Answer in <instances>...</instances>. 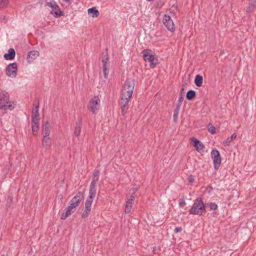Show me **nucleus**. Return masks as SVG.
Instances as JSON below:
<instances>
[{
  "mask_svg": "<svg viewBox=\"0 0 256 256\" xmlns=\"http://www.w3.org/2000/svg\"><path fill=\"white\" fill-rule=\"evenodd\" d=\"M232 142V140H230V138H228L223 142V145L225 146H230Z\"/></svg>",
  "mask_w": 256,
  "mask_h": 256,
  "instance_id": "c85d7f7f",
  "label": "nucleus"
},
{
  "mask_svg": "<svg viewBox=\"0 0 256 256\" xmlns=\"http://www.w3.org/2000/svg\"><path fill=\"white\" fill-rule=\"evenodd\" d=\"M184 100V97L182 94H180V96L178 98V100L177 102V104L176 106V108H175L174 110H178L180 111L182 102Z\"/></svg>",
  "mask_w": 256,
  "mask_h": 256,
  "instance_id": "b1692460",
  "label": "nucleus"
},
{
  "mask_svg": "<svg viewBox=\"0 0 256 256\" xmlns=\"http://www.w3.org/2000/svg\"><path fill=\"white\" fill-rule=\"evenodd\" d=\"M96 194L89 192L88 197L85 202V208L82 215V218H86L89 214L91 210L92 204Z\"/></svg>",
  "mask_w": 256,
  "mask_h": 256,
  "instance_id": "6e6552de",
  "label": "nucleus"
},
{
  "mask_svg": "<svg viewBox=\"0 0 256 256\" xmlns=\"http://www.w3.org/2000/svg\"><path fill=\"white\" fill-rule=\"evenodd\" d=\"M202 82H203L202 76L199 74L196 75L195 78V80H194L195 84L197 86H198V87L201 86L202 84Z\"/></svg>",
  "mask_w": 256,
  "mask_h": 256,
  "instance_id": "5701e85b",
  "label": "nucleus"
},
{
  "mask_svg": "<svg viewBox=\"0 0 256 256\" xmlns=\"http://www.w3.org/2000/svg\"><path fill=\"white\" fill-rule=\"evenodd\" d=\"M236 133H234L231 136L230 138L232 141L234 140H235L236 138Z\"/></svg>",
  "mask_w": 256,
  "mask_h": 256,
  "instance_id": "f704fd0d",
  "label": "nucleus"
},
{
  "mask_svg": "<svg viewBox=\"0 0 256 256\" xmlns=\"http://www.w3.org/2000/svg\"><path fill=\"white\" fill-rule=\"evenodd\" d=\"M16 52L14 48H10L8 50V53L4 54V58L6 60H12L14 58Z\"/></svg>",
  "mask_w": 256,
  "mask_h": 256,
  "instance_id": "412c9836",
  "label": "nucleus"
},
{
  "mask_svg": "<svg viewBox=\"0 0 256 256\" xmlns=\"http://www.w3.org/2000/svg\"><path fill=\"white\" fill-rule=\"evenodd\" d=\"M184 204H185V200L184 199L181 198V199L179 200H178L179 206H182V205Z\"/></svg>",
  "mask_w": 256,
  "mask_h": 256,
  "instance_id": "72a5a7b5",
  "label": "nucleus"
},
{
  "mask_svg": "<svg viewBox=\"0 0 256 256\" xmlns=\"http://www.w3.org/2000/svg\"><path fill=\"white\" fill-rule=\"evenodd\" d=\"M208 130L212 134H216V128H214V126H212V124L208 125Z\"/></svg>",
  "mask_w": 256,
  "mask_h": 256,
  "instance_id": "bb28decb",
  "label": "nucleus"
},
{
  "mask_svg": "<svg viewBox=\"0 0 256 256\" xmlns=\"http://www.w3.org/2000/svg\"><path fill=\"white\" fill-rule=\"evenodd\" d=\"M88 14L92 18H97L99 14V12L94 7L88 9Z\"/></svg>",
  "mask_w": 256,
  "mask_h": 256,
  "instance_id": "4be33fe9",
  "label": "nucleus"
},
{
  "mask_svg": "<svg viewBox=\"0 0 256 256\" xmlns=\"http://www.w3.org/2000/svg\"><path fill=\"white\" fill-rule=\"evenodd\" d=\"M176 10V6L173 5L170 9V12L174 14V12Z\"/></svg>",
  "mask_w": 256,
  "mask_h": 256,
  "instance_id": "c756f323",
  "label": "nucleus"
},
{
  "mask_svg": "<svg viewBox=\"0 0 256 256\" xmlns=\"http://www.w3.org/2000/svg\"><path fill=\"white\" fill-rule=\"evenodd\" d=\"M8 198H10V200H12V198H11V197H8Z\"/></svg>",
  "mask_w": 256,
  "mask_h": 256,
  "instance_id": "e433bc0d",
  "label": "nucleus"
},
{
  "mask_svg": "<svg viewBox=\"0 0 256 256\" xmlns=\"http://www.w3.org/2000/svg\"><path fill=\"white\" fill-rule=\"evenodd\" d=\"M178 114H179V111L174 110V121L175 122H176L178 121Z\"/></svg>",
  "mask_w": 256,
  "mask_h": 256,
  "instance_id": "cd10ccee",
  "label": "nucleus"
},
{
  "mask_svg": "<svg viewBox=\"0 0 256 256\" xmlns=\"http://www.w3.org/2000/svg\"><path fill=\"white\" fill-rule=\"evenodd\" d=\"M42 131L43 137H47L50 136V126L49 122L48 121H46L44 124L42 126Z\"/></svg>",
  "mask_w": 256,
  "mask_h": 256,
  "instance_id": "f3484780",
  "label": "nucleus"
},
{
  "mask_svg": "<svg viewBox=\"0 0 256 256\" xmlns=\"http://www.w3.org/2000/svg\"><path fill=\"white\" fill-rule=\"evenodd\" d=\"M83 198L84 194L80 192H78L70 200V205L62 212L60 218L63 220H66L72 212H74Z\"/></svg>",
  "mask_w": 256,
  "mask_h": 256,
  "instance_id": "f03ea898",
  "label": "nucleus"
},
{
  "mask_svg": "<svg viewBox=\"0 0 256 256\" xmlns=\"http://www.w3.org/2000/svg\"><path fill=\"white\" fill-rule=\"evenodd\" d=\"M18 65L16 62L9 64L6 68V74L8 77L14 78L17 75Z\"/></svg>",
  "mask_w": 256,
  "mask_h": 256,
  "instance_id": "9b49d317",
  "label": "nucleus"
},
{
  "mask_svg": "<svg viewBox=\"0 0 256 256\" xmlns=\"http://www.w3.org/2000/svg\"><path fill=\"white\" fill-rule=\"evenodd\" d=\"M195 96V91L193 90H190L186 94V98L188 100H191Z\"/></svg>",
  "mask_w": 256,
  "mask_h": 256,
  "instance_id": "393cba45",
  "label": "nucleus"
},
{
  "mask_svg": "<svg viewBox=\"0 0 256 256\" xmlns=\"http://www.w3.org/2000/svg\"><path fill=\"white\" fill-rule=\"evenodd\" d=\"M52 142L48 136L43 137L42 139V145L46 150H49L51 148Z\"/></svg>",
  "mask_w": 256,
  "mask_h": 256,
  "instance_id": "a211bd4d",
  "label": "nucleus"
},
{
  "mask_svg": "<svg viewBox=\"0 0 256 256\" xmlns=\"http://www.w3.org/2000/svg\"><path fill=\"white\" fill-rule=\"evenodd\" d=\"M39 56V52L37 50H32L30 51L28 53L27 56V60L28 62H31L32 60L36 59Z\"/></svg>",
  "mask_w": 256,
  "mask_h": 256,
  "instance_id": "aec40b11",
  "label": "nucleus"
},
{
  "mask_svg": "<svg viewBox=\"0 0 256 256\" xmlns=\"http://www.w3.org/2000/svg\"><path fill=\"white\" fill-rule=\"evenodd\" d=\"M188 182H194V176H193L192 175H190L188 178Z\"/></svg>",
  "mask_w": 256,
  "mask_h": 256,
  "instance_id": "7c9ffc66",
  "label": "nucleus"
},
{
  "mask_svg": "<svg viewBox=\"0 0 256 256\" xmlns=\"http://www.w3.org/2000/svg\"><path fill=\"white\" fill-rule=\"evenodd\" d=\"M82 126V121L81 120H80L76 123L74 130V134L75 136H80L81 132Z\"/></svg>",
  "mask_w": 256,
  "mask_h": 256,
  "instance_id": "6ab92c4d",
  "label": "nucleus"
},
{
  "mask_svg": "<svg viewBox=\"0 0 256 256\" xmlns=\"http://www.w3.org/2000/svg\"><path fill=\"white\" fill-rule=\"evenodd\" d=\"M100 104V100L98 96H94L90 100L88 109L92 112L94 114H96V111L98 109Z\"/></svg>",
  "mask_w": 256,
  "mask_h": 256,
  "instance_id": "1a4fd4ad",
  "label": "nucleus"
},
{
  "mask_svg": "<svg viewBox=\"0 0 256 256\" xmlns=\"http://www.w3.org/2000/svg\"><path fill=\"white\" fill-rule=\"evenodd\" d=\"M208 204L211 210H214L218 209V205L214 202H210Z\"/></svg>",
  "mask_w": 256,
  "mask_h": 256,
  "instance_id": "a878e982",
  "label": "nucleus"
},
{
  "mask_svg": "<svg viewBox=\"0 0 256 256\" xmlns=\"http://www.w3.org/2000/svg\"><path fill=\"white\" fill-rule=\"evenodd\" d=\"M223 53H224V52H220V54H223Z\"/></svg>",
  "mask_w": 256,
  "mask_h": 256,
  "instance_id": "4c0bfd02",
  "label": "nucleus"
},
{
  "mask_svg": "<svg viewBox=\"0 0 256 256\" xmlns=\"http://www.w3.org/2000/svg\"><path fill=\"white\" fill-rule=\"evenodd\" d=\"M190 140L193 142L194 146L198 152H201L204 150V146L200 140L194 138H191Z\"/></svg>",
  "mask_w": 256,
  "mask_h": 256,
  "instance_id": "dca6fc26",
  "label": "nucleus"
},
{
  "mask_svg": "<svg viewBox=\"0 0 256 256\" xmlns=\"http://www.w3.org/2000/svg\"><path fill=\"white\" fill-rule=\"evenodd\" d=\"M0 2H4V4H5L7 2V0H0Z\"/></svg>",
  "mask_w": 256,
  "mask_h": 256,
  "instance_id": "c9c22d12",
  "label": "nucleus"
},
{
  "mask_svg": "<svg viewBox=\"0 0 256 256\" xmlns=\"http://www.w3.org/2000/svg\"><path fill=\"white\" fill-rule=\"evenodd\" d=\"M182 227H177V228H174V232L175 233H178V232H182Z\"/></svg>",
  "mask_w": 256,
  "mask_h": 256,
  "instance_id": "2f4dec72",
  "label": "nucleus"
},
{
  "mask_svg": "<svg viewBox=\"0 0 256 256\" xmlns=\"http://www.w3.org/2000/svg\"><path fill=\"white\" fill-rule=\"evenodd\" d=\"M1 256H4V254H2Z\"/></svg>",
  "mask_w": 256,
  "mask_h": 256,
  "instance_id": "58836bf2",
  "label": "nucleus"
},
{
  "mask_svg": "<svg viewBox=\"0 0 256 256\" xmlns=\"http://www.w3.org/2000/svg\"><path fill=\"white\" fill-rule=\"evenodd\" d=\"M211 157L213 160L214 168L218 170L221 164V158L219 152L216 149L212 150L211 152Z\"/></svg>",
  "mask_w": 256,
  "mask_h": 256,
  "instance_id": "f8f14e48",
  "label": "nucleus"
},
{
  "mask_svg": "<svg viewBox=\"0 0 256 256\" xmlns=\"http://www.w3.org/2000/svg\"><path fill=\"white\" fill-rule=\"evenodd\" d=\"M136 191V188H132L130 190L128 194L126 196V202L124 210L126 214H129L132 210Z\"/></svg>",
  "mask_w": 256,
  "mask_h": 256,
  "instance_id": "0eeeda50",
  "label": "nucleus"
},
{
  "mask_svg": "<svg viewBox=\"0 0 256 256\" xmlns=\"http://www.w3.org/2000/svg\"><path fill=\"white\" fill-rule=\"evenodd\" d=\"M162 22L169 31L174 32L175 30V26L170 16L164 14L163 17Z\"/></svg>",
  "mask_w": 256,
  "mask_h": 256,
  "instance_id": "ddd939ff",
  "label": "nucleus"
},
{
  "mask_svg": "<svg viewBox=\"0 0 256 256\" xmlns=\"http://www.w3.org/2000/svg\"><path fill=\"white\" fill-rule=\"evenodd\" d=\"M102 72L104 78L106 79L108 77L110 70V62L108 56L104 58L102 60Z\"/></svg>",
  "mask_w": 256,
  "mask_h": 256,
  "instance_id": "2eb2a0df",
  "label": "nucleus"
},
{
  "mask_svg": "<svg viewBox=\"0 0 256 256\" xmlns=\"http://www.w3.org/2000/svg\"><path fill=\"white\" fill-rule=\"evenodd\" d=\"M14 108L13 102L10 100L8 94L5 91L0 92V109L12 110Z\"/></svg>",
  "mask_w": 256,
  "mask_h": 256,
  "instance_id": "20e7f679",
  "label": "nucleus"
},
{
  "mask_svg": "<svg viewBox=\"0 0 256 256\" xmlns=\"http://www.w3.org/2000/svg\"><path fill=\"white\" fill-rule=\"evenodd\" d=\"M144 60L146 62L150 63V67L154 68L156 66V63L154 62V60L156 59V54L150 49H146L142 52Z\"/></svg>",
  "mask_w": 256,
  "mask_h": 256,
  "instance_id": "423d86ee",
  "label": "nucleus"
},
{
  "mask_svg": "<svg viewBox=\"0 0 256 256\" xmlns=\"http://www.w3.org/2000/svg\"><path fill=\"white\" fill-rule=\"evenodd\" d=\"M46 4L52 8L50 13L54 15L55 17L63 16L64 14L60 10V7L55 1L51 0L50 2H47Z\"/></svg>",
  "mask_w": 256,
  "mask_h": 256,
  "instance_id": "9d476101",
  "label": "nucleus"
},
{
  "mask_svg": "<svg viewBox=\"0 0 256 256\" xmlns=\"http://www.w3.org/2000/svg\"><path fill=\"white\" fill-rule=\"evenodd\" d=\"M134 85V80L131 78L127 79L124 82L121 90L120 104L122 116L126 114L129 108L128 102L132 98Z\"/></svg>",
  "mask_w": 256,
  "mask_h": 256,
  "instance_id": "f257e3e1",
  "label": "nucleus"
},
{
  "mask_svg": "<svg viewBox=\"0 0 256 256\" xmlns=\"http://www.w3.org/2000/svg\"><path fill=\"white\" fill-rule=\"evenodd\" d=\"M205 210L206 208L202 200L198 198L196 199L188 212L190 214L202 215Z\"/></svg>",
  "mask_w": 256,
  "mask_h": 256,
  "instance_id": "39448f33",
  "label": "nucleus"
},
{
  "mask_svg": "<svg viewBox=\"0 0 256 256\" xmlns=\"http://www.w3.org/2000/svg\"><path fill=\"white\" fill-rule=\"evenodd\" d=\"M100 172L98 170H95L94 174V178L90 184V193L96 194V184L99 179Z\"/></svg>",
  "mask_w": 256,
  "mask_h": 256,
  "instance_id": "4468645a",
  "label": "nucleus"
},
{
  "mask_svg": "<svg viewBox=\"0 0 256 256\" xmlns=\"http://www.w3.org/2000/svg\"><path fill=\"white\" fill-rule=\"evenodd\" d=\"M250 1L251 2L250 3V8H253L256 4V0H250Z\"/></svg>",
  "mask_w": 256,
  "mask_h": 256,
  "instance_id": "473e14b6",
  "label": "nucleus"
},
{
  "mask_svg": "<svg viewBox=\"0 0 256 256\" xmlns=\"http://www.w3.org/2000/svg\"><path fill=\"white\" fill-rule=\"evenodd\" d=\"M38 110L39 104H38L33 109L32 114L31 126L32 134L34 135H36L39 131L40 118Z\"/></svg>",
  "mask_w": 256,
  "mask_h": 256,
  "instance_id": "7ed1b4c3",
  "label": "nucleus"
}]
</instances>
